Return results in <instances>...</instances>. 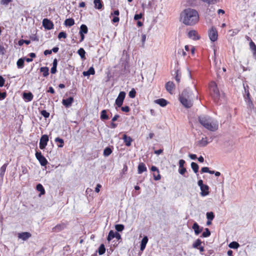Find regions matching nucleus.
I'll list each match as a JSON object with an SVG mask.
<instances>
[{
  "mask_svg": "<svg viewBox=\"0 0 256 256\" xmlns=\"http://www.w3.org/2000/svg\"><path fill=\"white\" fill-rule=\"evenodd\" d=\"M105 252L106 248L104 246L103 244H102L98 248V252L100 255H102Z\"/></svg>",
  "mask_w": 256,
  "mask_h": 256,
  "instance_id": "4c0bfd02",
  "label": "nucleus"
},
{
  "mask_svg": "<svg viewBox=\"0 0 256 256\" xmlns=\"http://www.w3.org/2000/svg\"><path fill=\"white\" fill-rule=\"evenodd\" d=\"M66 228V224L64 223H62L58 224H57L56 226L53 228V230L54 232H59L62 230H64Z\"/></svg>",
  "mask_w": 256,
  "mask_h": 256,
  "instance_id": "a211bd4d",
  "label": "nucleus"
},
{
  "mask_svg": "<svg viewBox=\"0 0 256 256\" xmlns=\"http://www.w3.org/2000/svg\"><path fill=\"white\" fill-rule=\"evenodd\" d=\"M202 242L200 239H197L193 244L192 246L195 248H198V246L201 244Z\"/></svg>",
  "mask_w": 256,
  "mask_h": 256,
  "instance_id": "79ce46f5",
  "label": "nucleus"
},
{
  "mask_svg": "<svg viewBox=\"0 0 256 256\" xmlns=\"http://www.w3.org/2000/svg\"><path fill=\"white\" fill-rule=\"evenodd\" d=\"M188 36L190 38L194 40H196L200 38L197 32L194 30H190L188 33Z\"/></svg>",
  "mask_w": 256,
  "mask_h": 256,
  "instance_id": "f8f14e48",
  "label": "nucleus"
},
{
  "mask_svg": "<svg viewBox=\"0 0 256 256\" xmlns=\"http://www.w3.org/2000/svg\"><path fill=\"white\" fill-rule=\"evenodd\" d=\"M178 54L181 56H184L186 54L183 48H180L178 50Z\"/></svg>",
  "mask_w": 256,
  "mask_h": 256,
  "instance_id": "a19ab883",
  "label": "nucleus"
},
{
  "mask_svg": "<svg viewBox=\"0 0 256 256\" xmlns=\"http://www.w3.org/2000/svg\"><path fill=\"white\" fill-rule=\"evenodd\" d=\"M208 144V142L206 137L202 138L198 142V145L200 146H205Z\"/></svg>",
  "mask_w": 256,
  "mask_h": 256,
  "instance_id": "5701e85b",
  "label": "nucleus"
},
{
  "mask_svg": "<svg viewBox=\"0 0 256 256\" xmlns=\"http://www.w3.org/2000/svg\"><path fill=\"white\" fill-rule=\"evenodd\" d=\"M95 72L94 70L93 67H90L88 70L84 72L83 75L84 76H89L90 74H94Z\"/></svg>",
  "mask_w": 256,
  "mask_h": 256,
  "instance_id": "393cba45",
  "label": "nucleus"
},
{
  "mask_svg": "<svg viewBox=\"0 0 256 256\" xmlns=\"http://www.w3.org/2000/svg\"><path fill=\"white\" fill-rule=\"evenodd\" d=\"M209 170L208 168V167H204L201 169L202 172H208Z\"/></svg>",
  "mask_w": 256,
  "mask_h": 256,
  "instance_id": "338daca9",
  "label": "nucleus"
},
{
  "mask_svg": "<svg viewBox=\"0 0 256 256\" xmlns=\"http://www.w3.org/2000/svg\"><path fill=\"white\" fill-rule=\"evenodd\" d=\"M108 118L106 110H102L101 112L100 118L102 120H108Z\"/></svg>",
  "mask_w": 256,
  "mask_h": 256,
  "instance_id": "ea45409f",
  "label": "nucleus"
},
{
  "mask_svg": "<svg viewBox=\"0 0 256 256\" xmlns=\"http://www.w3.org/2000/svg\"><path fill=\"white\" fill-rule=\"evenodd\" d=\"M204 2H206L208 4H214L218 0H202Z\"/></svg>",
  "mask_w": 256,
  "mask_h": 256,
  "instance_id": "864d4df0",
  "label": "nucleus"
},
{
  "mask_svg": "<svg viewBox=\"0 0 256 256\" xmlns=\"http://www.w3.org/2000/svg\"><path fill=\"white\" fill-rule=\"evenodd\" d=\"M126 96V93L124 92H120L116 100V104L118 107L122 106L123 101Z\"/></svg>",
  "mask_w": 256,
  "mask_h": 256,
  "instance_id": "423d86ee",
  "label": "nucleus"
},
{
  "mask_svg": "<svg viewBox=\"0 0 256 256\" xmlns=\"http://www.w3.org/2000/svg\"><path fill=\"white\" fill-rule=\"evenodd\" d=\"M21 42H24V43L26 44H30V40H20L18 42V44L20 46H21Z\"/></svg>",
  "mask_w": 256,
  "mask_h": 256,
  "instance_id": "e2e57ef3",
  "label": "nucleus"
},
{
  "mask_svg": "<svg viewBox=\"0 0 256 256\" xmlns=\"http://www.w3.org/2000/svg\"><path fill=\"white\" fill-rule=\"evenodd\" d=\"M23 96L24 98L28 102H30L32 100L33 98V95L30 92L28 93L24 92L23 94Z\"/></svg>",
  "mask_w": 256,
  "mask_h": 256,
  "instance_id": "b1692460",
  "label": "nucleus"
},
{
  "mask_svg": "<svg viewBox=\"0 0 256 256\" xmlns=\"http://www.w3.org/2000/svg\"><path fill=\"white\" fill-rule=\"evenodd\" d=\"M8 164H4L0 169V176L2 178L4 174V172H6Z\"/></svg>",
  "mask_w": 256,
  "mask_h": 256,
  "instance_id": "7c9ffc66",
  "label": "nucleus"
},
{
  "mask_svg": "<svg viewBox=\"0 0 256 256\" xmlns=\"http://www.w3.org/2000/svg\"><path fill=\"white\" fill-rule=\"evenodd\" d=\"M198 121L204 128L210 132H215L218 128V120L210 116H200Z\"/></svg>",
  "mask_w": 256,
  "mask_h": 256,
  "instance_id": "f03ea898",
  "label": "nucleus"
},
{
  "mask_svg": "<svg viewBox=\"0 0 256 256\" xmlns=\"http://www.w3.org/2000/svg\"><path fill=\"white\" fill-rule=\"evenodd\" d=\"M136 91L134 90H132L129 92V96L132 98H134L136 96Z\"/></svg>",
  "mask_w": 256,
  "mask_h": 256,
  "instance_id": "603ef678",
  "label": "nucleus"
},
{
  "mask_svg": "<svg viewBox=\"0 0 256 256\" xmlns=\"http://www.w3.org/2000/svg\"><path fill=\"white\" fill-rule=\"evenodd\" d=\"M41 114L45 118H48L50 116V113L45 110H42L40 112Z\"/></svg>",
  "mask_w": 256,
  "mask_h": 256,
  "instance_id": "de8ad7c7",
  "label": "nucleus"
},
{
  "mask_svg": "<svg viewBox=\"0 0 256 256\" xmlns=\"http://www.w3.org/2000/svg\"><path fill=\"white\" fill-rule=\"evenodd\" d=\"M148 242V238L146 236H144L140 244V250L143 251L146 248V244Z\"/></svg>",
  "mask_w": 256,
  "mask_h": 256,
  "instance_id": "6ab92c4d",
  "label": "nucleus"
},
{
  "mask_svg": "<svg viewBox=\"0 0 256 256\" xmlns=\"http://www.w3.org/2000/svg\"><path fill=\"white\" fill-rule=\"evenodd\" d=\"M74 101L72 97H70L66 99H64L62 101V104L66 108L70 106Z\"/></svg>",
  "mask_w": 256,
  "mask_h": 256,
  "instance_id": "9d476101",
  "label": "nucleus"
},
{
  "mask_svg": "<svg viewBox=\"0 0 256 256\" xmlns=\"http://www.w3.org/2000/svg\"><path fill=\"white\" fill-rule=\"evenodd\" d=\"M48 70L49 69L48 67H42L40 68V71L42 72V75L44 77L47 76L48 75Z\"/></svg>",
  "mask_w": 256,
  "mask_h": 256,
  "instance_id": "bb28decb",
  "label": "nucleus"
},
{
  "mask_svg": "<svg viewBox=\"0 0 256 256\" xmlns=\"http://www.w3.org/2000/svg\"><path fill=\"white\" fill-rule=\"evenodd\" d=\"M176 76L175 79L178 82H179L180 80V76L179 75L178 70L176 71Z\"/></svg>",
  "mask_w": 256,
  "mask_h": 256,
  "instance_id": "5fc2aeb1",
  "label": "nucleus"
},
{
  "mask_svg": "<svg viewBox=\"0 0 256 256\" xmlns=\"http://www.w3.org/2000/svg\"><path fill=\"white\" fill-rule=\"evenodd\" d=\"M151 170L152 172H157V176H156V174H154V178L156 180H160L161 178L160 175V172L156 166H152L151 168Z\"/></svg>",
  "mask_w": 256,
  "mask_h": 256,
  "instance_id": "ddd939ff",
  "label": "nucleus"
},
{
  "mask_svg": "<svg viewBox=\"0 0 256 256\" xmlns=\"http://www.w3.org/2000/svg\"><path fill=\"white\" fill-rule=\"evenodd\" d=\"M56 72V67L52 66L50 70V72L52 74H54Z\"/></svg>",
  "mask_w": 256,
  "mask_h": 256,
  "instance_id": "774afa93",
  "label": "nucleus"
},
{
  "mask_svg": "<svg viewBox=\"0 0 256 256\" xmlns=\"http://www.w3.org/2000/svg\"><path fill=\"white\" fill-rule=\"evenodd\" d=\"M185 163V161L183 160H179V166L180 168H184V164Z\"/></svg>",
  "mask_w": 256,
  "mask_h": 256,
  "instance_id": "680f3d73",
  "label": "nucleus"
},
{
  "mask_svg": "<svg viewBox=\"0 0 256 256\" xmlns=\"http://www.w3.org/2000/svg\"><path fill=\"white\" fill-rule=\"evenodd\" d=\"M43 26L47 30H52L54 28V24L52 21L48 18H44L42 20Z\"/></svg>",
  "mask_w": 256,
  "mask_h": 256,
  "instance_id": "1a4fd4ad",
  "label": "nucleus"
},
{
  "mask_svg": "<svg viewBox=\"0 0 256 256\" xmlns=\"http://www.w3.org/2000/svg\"><path fill=\"white\" fill-rule=\"evenodd\" d=\"M206 218L208 220H212L214 218V214L212 212H209L206 213Z\"/></svg>",
  "mask_w": 256,
  "mask_h": 256,
  "instance_id": "c03bdc74",
  "label": "nucleus"
},
{
  "mask_svg": "<svg viewBox=\"0 0 256 256\" xmlns=\"http://www.w3.org/2000/svg\"><path fill=\"white\" fill-rule=\"evenodd\" d=\"M174 84L173 82H168L166 84V90L170 92V94H172V90H173L174 88Z\"/></svg>",
  "mask_w": 256,
  "mask_h": 256,
  "instance_id": "2eb2a0df",
  "label": "nucleus"
},
{
  "mask_svg": "<svg viewBox=\"0 0 256 256\" xmlns=\"http://www.w3.org/2000/svg\"><path fill=\"white\" fill-rule=\"evenodd\" d=\"M192 228L194 230V233L196 235H198L202 230V229L200 228V226L196 222H194V224Z\"/></svg>",
  "mask_w": 256,
  "mask_h": 256,
  "instance_id": "aec40b11",
  "label": "nucleus"
},
{
  "mask_svg": "<svg viewBox=\"0 0 256 256\" xmlns=\"http://www.w3.org/2000/svg\"><path fill=\"white\" fill-rule=\"evenodd\" d=\"M78 53L80 56L82 58H84L86 52H85L84 50V48H80L78 50Z\"/></svg>",
  "mask_w": 256,
  "mask_h": 256,
  "instance_id": "58836bf2",
  "label": "nucleus"
},
{
  "mask_svg": "<svg viewBox=\"0 0 256 256\" xmlns=\"http://www.w3.org/2000/svg\"><path fill=\"white\" fill-rule=\"evenodd\" d=\"M208 36L212 42H215L218 39V34L216 28H212L208 31Z\"/></svg>",
  "mask_w": 256,
  "mask_h": 256,
  "instance_id": "39448f33",
  "label": "nucleus"
},
{
  "mask_svg": "<svg viewBox=\"0 0 256 256\" xmlns=\"http://www.w3.org/2000/svg\"><path fill=\"white\" fill-rule=\"evenodd\" d=\"M239 31L240 30L238 29L231 30H229V32L230 33V36H233L238 34Z\"/></svg>",
  "mask_w": 256,
  "mask_h": 256,
  "instance_id": "49530a36",
  "label": "nucleus"
},
{
  "mask_svg": "<svg viewBox=\"0 0 256 256\" xmlns=\"http://www.w3.org/2000/svg\"><path fill=\"white\" fill-rule=\"evenodd\" d=\"M5 52V50L3 46L0 45V54H4Z\"/></svg>",
  "mask_w": 256,
  "mask_h": 256,
  "instance_id": "0e129e2a",
  "label": "nucleus"
},
{
  "mask_svg": "<svg viewBox=\"0 0 256 256\" xmlns=\"http://www.w3.org/2000/svg\"><path fill=\"white\" fill-rule=\"evenodd\" d=\"M31 236V234L28 232H24L18 234V238L24 240H28Z\"/></svg>",
  "mask_w": 256,
  "mask_h": 256,
  "instance_id": "4468645a",
  "label": "nucleus"
},
{
  "mask_svg": "<svg viewBox=\"0 0 256 256\" xmlns=\"http://www.w3.org/2000/svg\"><path fill=\"white\" fill-rule=\"evenodd\" d=\"M116 232H114L113 230H111L108 233V236L107 238V240L110 242L112 238H114Z\"/></svg>",
  "mask_w": 256,
  "mask_h": 256,
  "instance_id": "2f4dec72",
  "label": "nucleus"
},
{
  "mask_svg": "<svg viewBox=\"0 0 256 256\" xmlns=\"http://www.w3.org/2000/svg\"><path fill=\"white\" fill-rule=\"evenodd\" d=\"M250 48L252 51H254V50H256V46L252 40H251L250 42Z\"/></svg>",
  "mask_w": 256,
  "mask_h": 256,
  "instance_id": "8fccbe9b",
  "label": "nucleus"
},
{
  "mask_svg": "<svg viewBox=\"0 0 256 256\" xmlns=\"http://www.w3.org/2000/svg\"><path fill=\"white\" fill-rule=\"evenodd\" d=\"M199 14L194 9L186 8L180 14V20L184 24L188 26H193L199 21Z\"/></svg>",
  "mask_w": 256,
  "mask_h": 256,
  "instance_id": "f257e3e1",
  "label": "nucleus"
},
{
  "mask_svg": "<svg viewBox=\"0 0 256 256\" xmlns=\"http://www.w3.org/2000/svg\"><path fill=\"white\" fill-rule=\"evenodd\" d=\"M54 141L56 142H58L59 144H60L58 145V148H62L64 146V141L62 138L58 137L55 138Z\"/></svg>",
  "mask_w": 256,
  "mask_h": 256,
  "instance_id": "f704fd0d",
  "label": "nucleus"
},
{
  "mask_svg": "<svg viewBox=\"0 0 256 256\" xmlns=\"http://www.w3.org/2000/svg\"><path fill=\"white\" fill-rule=\"evenodd\" d=\"M88 27L85 24H82L80 27V30L79 33L86 34L88 33Z\"/></svg>",
  "mask_w": 256,
  "mask_h": 256,
  "instance_id": "c85d7f7f",
  "label": "nucleus"
},
{
  "mask_svg": "<svg viewBox=\"0 0 256 256\" xmlns=\"http://www.w3.org/2000/svg\"><path fill=\"white\" fill-rule=\"evenodd\" d=\"M11 2H12V0H2L0 4L2 5L6 6Z\"/></svg>",
  "mask_w": 256,
  "mask_h": 256,
  "instance_id": "3c124183",
  "label": "nucleus"
},
{
  "mask_svg": "<svg viewBox=\"0 0 256 256\" xmlns=\"http://www.w3.org/2000/svg\"><path fill=\"white\" fill-rule=\"evenodd\" d=\"M228 246L230 248L236 249L239 247L240 244L236 242H232L229 244Z\"/></svg>",
  "mask_w": 256,
  "mask_h": 256,
  "instance_id": "e433bc0d",
  "label": "nucleus"
},
{
  "mask_svg": "<svg viewBox=\"0 0 256 256\" xmlns=\"http://www.w3.org/2000/svg\"><path fill=\"white\" fill-rule=\"evenodd\" d=\"M182 93H186V99H193V94L189 88H186L182 92Z\"/></svg>",
  "mask_w": 256,
  "mask_h": 256,
  "instance_id": "412c9836",
  "label": "nucleus"
},
{
  "mask_svg": "<svg viewBox=\"0 0 256 256\" xmlns=\"http://www.w3.org/2000/svg\"><path fill=\"white\" fill-rule=\"evenodd\" d=\"M94 3L96 8L100 10L102 8V4L101 0H94Z\"/></svg>",
  "mask_w": 256,
  "mask_h": 256,
  "instance_id": "a878e982",
  "label": "nucleus"
},
{
  "mask_svg": "<svg viewBox=\"0 0 256 256\" xmlns=\"http://www.w3.org/2000/svg\"><path fill=\"white\" fill-rule=\"evenodd\" d=\"M6 97V92H0V100H4Z\"/></svg>",
  "mask_w": 256,
  "mask_h": 256,
  "instance_id": "69168bd1",
  "label": "nucleus"
},
{
  "mask_svg": "<svg viewBox=\"0 0 256 256\" xmlns=\"http://www.w3.org/2000/svg\"><path fill=\"white\" fill-rule=\"evenodd\" d=\"M154 102L156 104H159L161 106H165L168 104V102L164 98L158 99Z\"/></svg>",
  "mask_w": 256,
  "mask_h": 256,
  "instance_id": "4be33fe9",
  "label": "nucleus"
},
{
  "mask_svg": "<svg viewBox=\"0 0 256 256\" xmlns=\"http://www.w3.org/2000/svg\"><path fill=\"white\" fill-rule=\"evenodd\" d=\"M200 195L202 196H208L209 194V187L207 185H204V186L201 187L200 188Z\"/></svg>",
  "mask_w": 256,
  "mask_h": 256,
  "instance_id": "9b49d317",
  "label": "nucleus"
},
{
  "mask_svg": "<svg viewBox=\"0 0 256 256\" xmlns=\"http://www.w3.org/2000/svg\"><path fill=\"white\" fill-rule=\"evenodd\" d=\"M112 152V150L110 148L107 147L104 150V155L105 156H108Z\"/></svg>",
  "mask_w": 256,
  "mask_h": 256,
  "instance_id": "c9c22d12",
  "label": "nucleus"
},
{
  "mask_svg": "<svg viewBox=\"0 0 256 256\" xmlns=\"http://www.w3.org/2000/svg\"><path fill=\"white\" fill-rule=\"evenodd\" d=\"M36 156L42 166H45L48 163L46 159L42 154L40 152H36Z\"/></svg>",
  "mask_w": 256,
  "mask_h": 256,
  "instance_id": "6e6552de",
  "label": "nucleus"
},
{
  "mask_svg": "<svg viewBox=\"0 0 256 256\" xmlns=\"http://www.w3.org/2000/svg\"><path fill=\"white\" fill-rule=\"evenodd\" d=\"M18 68H22L24 67V60L22 58H20L16 62Z\"/></svg>",
  "mask_w": 256,
  "mask_h": 256,
  "instance_id": "473e14b6",
  "label": "nucleus"
},
{
  "mask_svg": "<svg viewBox=\"0 0 256 256\" xmlns=\"http://www.w3.org/2000/svg\"><path fill=\"white\" fill-rule=\"evenodd\" d=\"M186 172V168H180L178 170V172L180 174L183 175Z\"/></svg>",
  "mask_w": 256,
  "mask_h": 256,
  "instance_id": "6e6d98bb",
  "label": "nucleus"
},
{
  "mask_svg": "<svg viewBox=\"0 0 256 256\" xmlns=\"http://www.w3.org/2000/svg\"><path fill=\"white\" fill-rule=\"evenodd\" d=\"M142 17V14H136L134 16V20H138L141 18Z\"/></svg>",
  "mask_w": 256,
  "mask_h": 256,
  "instance_id": "13d9d810",
  "label": "nucleus"
},
{
  "mask_svg": "<svg viewBox=\"0 0 256 256\" xmlns=\"http://www.w3.org/2000/svg\"><path fill=\"white\" fill-rule=\"evenodd\" d=\"M66 38V34L65 32H61L58 34V38L59 39H60L61 38Z\"/></svg>",
  "mask_w": 256,
  "mask_h": 256,
  "instance_id": "09e8293b",
  "label": "nucleus"
},
{
  "mask_svg": "<svg viewBox=\"0 0 256 256\" xmlns=\"http://www.w3.org/2000/svg\"><path fill=\"white\" fill-rule=\"evenodd\" d=\"M122 110L124 112H128L130 110V108L128 106H124L122 108Z\"/></svg>",
  "mask_w": 256,
  "mask_h": 256,
  "instance_id": "4d7b16f0",
  "label": "nucleus"
},
{
  "mask_svg": "<svg viewBox=\"0 0 256 256\" xmlns=\"http://www.w3.org/2000/svg\"><path fill=\"white\" fill-rule=\"evenodd\" d=\"M36 190L38 192H40L41 194H44L45 193V190L43 186L40 184L36 186Z\"/></svg>",
  "mask_w": 256,
  "mask_h": 256,
  "instance_id": "72a5a7b5",
  "label": "nucleus"
},
{
  "mask_svg": "<svg viewBox=\"0 0 256 256\" xmlns=\"http://www.w3.org/2000/svg\"><path fill=\"white\" fill-rule=\"evenodd\" d=\"M210 88L212 98L216 102H218L220 98V94L216 83L214 82H212L210 84Z\"/></svg>",
  "mask_w": 256,
  "mask_h": 256,
  "instance_id": "7ed1b4c3",
  "label": "nucleus"
},
{
  "mask_svg": "<svg viewBox=\"0 0 256 256\" xmlns=\"http://www.w3.org/2000/svg\"><path fill=\"white\" fill-rule=\"evenodd\" d=\"M115 228L118 232H122L124 229V226L121 224H116L115 226Z\"/></svg>",
  "mask_w": 256,
  "mask_h": 256,
  "instance_id": "37998d69",
  "label": "nucleus"
},
{
  "mask_svg": "<svg viewBox=\"0 0 256 256\" xmlns=\"http://www.w3.org/2000/svg\"><path fill=\"white\" fill-rule=\"evenodd\" d=\"M186 93H182L180 96L179 100L181 104L186 108H190L192 106V100L186 99Z\"/></svg>",
  "mask_w": 256,
  "mask_h": 256,
  "instance_id": "20e7f679",
  "label": "nucleus"
},
{
  "mask_svg": "<svg viewBox=\"0 0 256 256\" xmlns=\"http://www.w3.org/2000/svg\"><path fill=\"white\" fill-rule=\"evenodd\" d=\"M210 232L208 228H206L205 229V231L202 233V236L204 238L208 237L210 236Z\"/></svg>",
  "mask_w": 256,
  "mask_h": 256,
  "instance_id": "a18cd8bd",
  "label": "nucleus"
},
{
  "mask_svg": "<svg viewBox=\"0 0 256 256\" xmlns=\"http://www.w3.org/2000/svg\"><path fill=\"white\" fill-rule=\"evenodd\" d=\"M48 141V136L46 134L42 135L40 141V148L42 150L44 149L46 146Z\"/></svg>",
  "mask_w": 256,
  "mask_h": 256,
  "instance_id": "0eeeda50",
  "label": "nucleus"
},
{
  "mask_svg": "<svg viewBox=\"0 0 256 256\" xmlns=\"http://www.w3.org/2000/svg\"><path fill=\"white\" fill-rule=\"evenodd\" d=\"M123 140L126 146H131L132 142V139L130 136H128L126 134H124Z\"/></svg>",
  "mask_w": 256,
  "mask_h": 256,
  "instance_id": "dca6fc26",
  "label": "nucleus"
},
{
  "mask_svg": "<svg viewBox=\"0 0 256 256\" xmlns=\"http://www.w3.org/2000/svg\"><path fill=\"white\" fill-rule=\"evenodd\" d=\"M64 24L66 26H71L74 24V20L72 18H68L64 21Z\"/></svg>",
  "mask_w": 256,
  "mask_h": 256,
  "instance_id": "cd10ccee",
  "label": "nucleus"
},
{
  "mask_svg": "<svg viewBox=\"0 0 256 256\" xmlns=\"http://www.w3.org/2000/svg\"><path fill=\"white\" fill-rule=\"evenodd\" d=\"M191 167L194 173L196 174L198 172L199 166L196 163L192 162L191 163Z\"/></svg>",
  "mask_w": 256,
  "mask_h": 256,
  "instance_id": "c756f323",
  "label": "nucleus"
},
{
  "mask_svg": "<svg viewBox=\"0 0 256 256\" xmlns=\"http://www.w3.org/2000/svg\"><path fill=\"white\" fill-rule=\"evenodd\" d=\"M102 187V186L101 184H98L95 188V192H100V188Z\"/></svg>",
  "mask_w": 256,
  "mask_h": 256,
  "instance_id": "052dcab7",
  "label": "nucleus"
},
{
  "mask_svg": "<svg viewBox=\"0 0 256 256\" xmlns=\"http://www.w3.org/2000/svg\"><path fill=\"white\" fill-rule=\"evenodd\" d=\"M4 78L2 76H0V87L4 86Z\"/></svg>",
  "mask_w": 256,
  "mask_h": 256,
  "instance_id": "bf43d9fd",
  "label": "nucleus"
},
{
  "mask_svg": "<svg viewBox=\"0 0 256 256\" xmlns=\"http://www.w3.org/2000/svg\"><path fill=\"white\" fill-rule=\"evenodd\" d=\"M138 173L139 174H142L144 172H146L147 170L146 167V166L145 164L141 162L140 163L138 166Z\"/></svg>",
  "mask_w": 256,
  "mask_h": 256,
  "instance_id": "f3484780",
  "label": "nucleus"
}]
</instances>
